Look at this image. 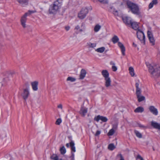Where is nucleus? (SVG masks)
Masks as SVG:
<instances>
[{
    "label": "nucleus",
    "mask_w": 160,
    "mask_h": 160,
    "mask_svg": "<svg viewBox=\"0 0 160 160\" xmlns=\"http://www.w3.org/2000/svg\"><path fill=\"white\" fill-rule=\"evenodd\" d=\"M132 28L135 30H138L139 29V26L138 23L136 22H132L130 24Z\"/></svg>",
    "instance_id": "f3484780"
},
{
    "label": "nucleus",
    "mask_w": 160,
    "mask_h": 160,
    "mask_svg": "<svg viewBox=\"0 0 160 160\" xmlns=\"http://www.w3.org/2000/svg\"><path fill=\"white\" fill-rule=\"evenodd\" d=\"M88 112V108L82 107L79 112L80 114L83 117H84Z\"/></svg>",
    "instance_id": "4468645a"
},
{
    "label": "nucleus",
    "mask_w": 160,
    "mask_h": 160,
    "mask_svg": "<svg viewBox=\"0 0 160 160\" xmlns=\"http://www.w3.org/2000/svg\"><path fill=\"white\" fill-rule=\"evenodd\" d=\"M124 22L127 25H130L132 22L130 18L128 17H124L122 18Z\"/></svg>",
    "instance_id": "dca6fc26"
},
{
    "label": "nucleus",
    "mask_w": 160,
    "mask_h": 160,
    "mask_svg": "<svg viewBox=\"0 0 160 160\" xmlns=\"http://www.w3.org/2000/svg\"><path fill=\"white\" fill-rule=\"evenodd\" d=\"M70 145L71 147V150L72 151L75 152L76 151L75 148L74 146V143L73 142H70Z\"/></svg>",
    "instance_id": "bb28decb"
},
{
    "label": "nucleus",
    "mask_w": 160,
    "mask_h": 160,
    "mask_svg": "<svg viewBox=\"0 0 160 160\" xmlns=\"http://www.w3.org/2000/svg\"><path fill=\"white\" fill-rule=\"evenodd\" d=\"M88 9L87 8H82L78 14V17L80 19H84L88 13Z\"/></svg>",
    "instance_id": "6e6552de"
},
{
    "label": "nucleus",
    "mask_w": 160,
    "mask_h": 160,
    "mask_svg": "<svg viewBox=\"0 0 160 160\" xmlns=\"http://www.w3.org/2000/svg\"><path fill=\"white\" fill-rule=\"evenodd\" d=\"M141 160H143V158H142Z\"/></svg>",
    "instance_id": "5fc2aeb1"
},
{
    "label": "nucleus",
    "mask_w": 160,
    "mask_h": 160,
    "mask_svg": "<svg viewBox=\"0 0 160 160\" xmlns=\"http://www.w3.org/2000/svg\"><path fill=\"white\" fill-rule=\"evenodd\" d=\"M62 4V2L60 0H57L50 6L48 12L50 14L55 15L59 11Z\"/></svg>",
    "instance_id": "f257e3e1"
},
{
    "label": "nucleus",
    "mask_w": 160,
    "mask_h": 160,
    "mask_svg": "<svg viewBox=\"0 0 160 160\" xmlns=\"http://www.w3.org/2000/svg\"><path fill=\"white\" fill-rule=\"evenodd\" d=\"M144 108L142 107H139L137 108L134 111L136 113H142L144 111Z\"/></svg>",
    "instance_id": "4be33fe9"
},
{
    "label": "nucleus",
    "mask_w": 160,
    "mask_h": 160,
    "mask_svg": "<svg viewBox=\"0 0 160 160\" xmlns=\"http://www.w3.org/2000/svg\"><path fill=\"white\" fill-rule=\"evenodd\" d=\"M114 14L115 16H118V11L117 10H115V12H114Z\"/></svg>",
    "instance_id": "c03bdc74"
},
{
    "label": "nucleus",
    "mask_w": 160,
    "mask_h": 160,
    "mask_svg": "<svg viewBox=\"0 0 160 160\" xmlns=\"http://www.w3.org/2000/svg\"><path fill=\"white\" fill-rule=\"evenodd\" d=\"M135 47H136V45H135Z\"/></svg>",
    "instance_id": "6e6d98bb"
},
{
    "label": "nucleus",
    "mask_w": 160,
    "mask_h": 160,
    "mask_svg": "<svg viewBox=\"0 0 160 160\" xmlns=\"http://www.w3.org/2000/svg\"><path fill=\"white\" fill-rule=\"evenodd\" d=\"M70 28V27L69 26H67L65 27V29L67 31H68Z\"/></svg>",
    "instance_id": "49530a36"
},
{
    "label": "nucleus",
    "mask_w": 160,
    "mask_h": 160,
    "mask_svg": "<svg viewBox=\"0 0 160 160\" xmlns=\"http://www.w3.org/2000/svg\"><path fill=\"white\" fill-rule=\"evenodd\" d=\"M17 1L22 6L28 4V0H17Z\"/></svg>",
    "instance_id": "412c9836"
},
{
    "label": "nucleus",
    "mask_w": 160,
    "mask_h": 160,
    "mask_svg": "<svg viewBox=\"0 0 160 160\" xmlns=\"http://www.w3.org/2000/svg\"><path fill=\"white\" fill-rule=\"evenodd\" d=\"M139 127H140V128H144L145 127L143 126V125H141V124H139Z\"/></svg>",
    "instance_id": "8fccbe9b"
},
{
    "label": "nucleus",
    "mask_w": 160,
    "mask_h": 160,
    "mask_svg": "<svg viewBox=\"0 0 160 160\" xmlns=\"http://www.w3.org/2000/svg\"><path fill=\"white\" fill-rule=\"evenodd\" d=\"M149 72L153 77L160 76V67H153L151 65H147Z\"/></svg>",
    "instance_id": "7ed1b4c3"
},
{
    "label": "nucleus",
    "mask_w": 160,
    "mask_h": 160,
    "mask_svg": "<svg viewBox=\"0 0 160 160\" xmlns=\"http://www.w3.org/2000/svg\"><path fill=\"white\" fill-rule=\"evenodd\" d=\"M110 64L112 66H115V63L113 61H112L110 62Z\"/></svg>",
    "instance_id": "de8ad7c7"
},
{
    "label": "nucleus",
    "mask_w": 160,
    "mask_h": 160,
    "mask_svg": "<svg viewBox=\"0 0 160 160\" xmlns=\"http://www.w3.org/2000/svg\"><path fill=\"white\" fill-rule=\"evenodd\" d=\"M100 2L106 4L108 3V0H98Z\"/></svg>",
    "instance_id": "e433bc0d"
},
{
    "label": "nucleus",
    "mask_w": 160,
    "mask_h": 160,
    "mask_svg": "<svg viewBox=\"0 0 160 160\" xmlns=\"http://www.w3.org/2000/svg\"><path fill=\"white\" fill-rule=\"evenodd\" d=\"M85 29V28L83 29H80V27L79 25H76L75 26L74 30L77 33H78L79 32H82Z\"/></svg>",
    "instance_id": "aec40b11"
},
{
    "label": "nucleus",
    "mask_w": 160,
    "mask_h": 160,
    "mask_svg": "<svg viewBox=\"0 0 160 160\" xmlns=\"http://www.w3.org/2000/svg\"><path fill=\"white\" fill-rule=\"evenodd\" d=\"M149 109L151 113L155 115H157L158 114V111L157 108H156L153 106H151L149 108Z\"/></svg>",
    "instance_id": "2eb2a0df"
},
{
    "label": "nucleus",
    "mask_w": 160,
    "mask_h": 160,
    "mask_svg": "<svg viewBox=\"0 0 160 160\" xmlns=\"http://www.w3.org/2000/svg\"><path fill=\"white\" fill-rule=\"evenodd\" d=\"M51 158L53 160H58V157L56 154H53L51 157Z\"/></svg>",
    "instance_id": "2f4dec72"
},
{
    "label": "nucleus",
    "mask_w": 160,
    "mask_h": 160,
    "mask_svg": "<svg viewBox=\"0 0 160 160\" xmlns=\"http://www.w3.org/2000/svg\"><path fill=\"white\" fill-rule=\"evenodd\" d=\"M147 34L150 42L152 43V45H154V44L155 40L152 32L150 31H148Z\"/></svg>",
    "instance_id": "9d476101"
},
{
    "label": "nucleus",
    "mask_w": 160,
    "mask_h": 160,
    "mask_svg": "<svg viewBox=\"0 0 160 160\" xmlns=\"http://www.w3.org/2000/svg\"><path fill=\"white\" fill-rule=\"evenodd\" d=\"M86 74V71L84 69H82L81 71L80 74L79 76V79H83L85 77Z\"/></svg>",
    "instance_id": "6ab92c4d"
},
{
    "label": "nucleus",
    "mask_w": 160,
    "mask_h": 160,
    "mask_svg": "<svg viewBox=\"0 0 160 160\" xmlns=\"http://www.w3.org/2000/svg\"><path fill=\"white\" fill-rule=\"evenodd\" d=\"M115 146L113 143H111L109 144L108 147V149L112 151L115 148Z\"/></svg>",
    "instance_id": "cd10ccee"
},
{
    "label": "nucleus",
    "mask_w": 160,
    "mask_h": 160,
    "mask_svg": "<svg viewBox=\"0 0 160 160\" xmlns=\"http://www.w3.org/2000/svg\"><path fill=\"white\" fill-rule=\"evenodd\" d=\"M153 5L151 2L149 5L148 8L149 9H151L153 7Z\"/></svg>",
    "instance_id": "a19ab883"
},
{
    "label": "nucleus",
    "mask_w": 160,
    "mask_h": 160,
    "mask_svg": "<svg viewBox=\"0 0 160 160\" xmlns=\"http://www.w3.org/2000/svg\"><path fill=\"white\" fill-rule=\"evenodd\" d=\"M134 132L137 137L139 138H142V134L139 131L136 130H135L134 131Z\"/></svg>",
    "instance_id": "a878e982"
},
{
    "label": "nucleus",
    "mask_w": 160,
    "mask_h": 160,
    "mask_svg": "<svg viewBox=\"0 0 160 160\" xmlns=\"http://www.w3.org/2000/svg\"><path fill=\"white\" fill-rule=\"evenodd\" d=\"M94 120L97 122H98L99 120H101L103 122H106L108 120V118L105 117L101 116L99 115L94 118Z\"/></svg>",
    "instance_id": "9b49d317"
},
{
    "label": "nucleus",
    "mask_w": 160,
    "mask_h": 160,
    "mask_svg": "<svg viewBox=\"0 0 160 160\" xmlns=\"http://www.w3.org/2000/svg\"><path fill=\"white\" fill-rule=\"evenodd\" d=\"M101 133V131H97L96 132V133L95 134L96 136H97L99 135Z\"/></svg>",
    "instance_id": "37998d69"
},
{
    "label": "nucleus",
    "mask_w": 160,
    "mask_h": 160,
    "mask_svg": "<svg viewBox=\"0 0 160 160\" xmlns=\"http://www.w3.org/2000/svg\"><path fill=\"white\" fill-rule=\"evenodd\" d=\"M84 25V24L83 23H82V27L83 26V25Z\"/></svg>",
    "instance_id": "864d4df0"
},
{
    "label": "nucleus",
    "mask_w": 160,
    "mask_h": 160,
    "mask_svg": "<svg viewBox=\"0 0 160 160\" xmlns=\"http://www.w3.org/2000/svg\"><path fill=\"white\" fill-rule=\"evenodd\" d=\"M116 9H115L113 7H112L111 8V9L110 10V12H111L112 13L114 14V12H115Z\"/></svg>",
    "instance_id": "4c0bfd02"
},
{
    "label": "nucleus",
    "mask_w": 160,
    "mask_h": 160,
    "mask_svg": "<svg viewBox=\"0 0 160 160\" xmlns=\"http://www.w3.org/2000/svg\"><path fill=\"white\" fill-rule=\"evenodd\" d=\"M151 126L155 129L160 130V124L158 123L152 121L151 122Z\"/></svg>",
    "instance_id": "a211bd4d"
},
{
    "label": "nucleus",
    "mask_w": 160,
    "mask_h": 160,
    "mask_svg": "<svg viewBox=\"0 0 160 160\" xmlns=\"http://www.w3.org/2000/svg\"><path fill=\"white\" fill-rule=\"evenodd\" d=\"M88 44L90 48H94L96 46V44L95 43H91V42H89L88 43Z\"/></svg>",
    "instance_id": "473e14b6"
},
{
    "label": "nucleus",
    "mask_w": 160,
    "mask_h": 160,
    "mask_svg": "<svg viewBox=\"0 0 160 160\" xmlns=\"http://www.w3.org/2000/svg\"><path fill=\"white\" fill-rule=\"evenodd\" d=\"M105 49V48L104 47H102L97 48L95 50V51L98 52L102 53L104 52Z\"/></svg>",
    "instance_id": "5701e85b"
},
{
    "label": "nucleus",
    "mask_w": 160,
    "mask_h": 160,
    "mask_svg": "<svg viewBox=\"0 0 160 160\" xmlns=\"http://www.w3.org/2000/svg\"><path fill=\"white\" fill-rule=\"evenodd\" d=\"M60 151L62 154H64L66 152V149L64 146L60 148Z\"/></svg>",
    "instance_id": "c756f323"
},
{
    "label": "nucleus",
    "mask_w": 160,
    "mask_h": 160,
    "mask_svg": "<svg viewBox=\"0 0 160 160\" xmlns=\"http://www.w3.org/2000/svg\"><path fill=\"white\" fill-rule=\"evenodd\" d=\"M137 158L140 159L141 160L142 158H143L139 155H138Z\"/></svg>",
    "instance_id": "09e8293b"
},
{
    "label": "nucleus",
    "mask_w": 160,
    "mask_h": 160,
    "mask_svg": "<svg viewBox=\"0 0 160 160\" xmlns=\"http://www.w3.org/2000/svg\"><path fill=\"white\" fill-rule=\"evenodd\" d=\"M67 81H70L71 82H73L76 81V79L72 77H69L67 78Z\"/></svg>",
    "instance_id": "72a5a7b5"
},
{
    "label": "nucleus",
    "mask_w": 160,
    "mask_h": 160,
    "mask_svg": "<svg viewBox=\"0 0 160 160\" xmlns=\"http://www.w3.org/2000/svg\"><path fill=\"white\" fill-rule=\"evenodd\" d=\"M30 92L29 88L24 89L21 94V96L25 100H26L28 98Z\"/></svg>",
    "instance_id": "1a4fd4ad"
},
{
    "label": "nucleus",
    "mask_w": 160,
    "mask_h": 160,
    "mask_svg": "<svg viewBox=\"0 0 160 160\" xmlns=\"http://www.w3.org/2000/svg\"><path fill=\"white\" fill-rule=\"evenodd\" d=\"M61 119L60 118H58L57 119L56 122V124L58 125H59L61 123Z\"/></svg>",
    "instance_id": "c9c22d12"
},
{
    "label": "nucleus",
    "mask_w": 160,
    "mask_h": 160,
    "mask_svg": "<svg viewBox=\"0 0 160 160\" xmlns=\"http://www.w3.org/2000/svg\"><path fill=\"white\" fill-rule=\"evenodd\" d=\"M60 0L61 1V0Z\"/></svg>",
    "instance_id": "4d7b16f0"
},
{
    "label": "nucleus",
    "mask_w": 160,
    "mask_h": 160,
    "mask_svg": "<svg viewBox=\"0 0 160 160\" xmlns=\"http://www.w3.org/2000/svg\"><path fill=\"white\" fill-rule=\"evenodd\" d=\"M129 71L131 76L132 77L134 76L135 75V73L133 68L132 67H130L129 68Z\"/></svg>",
    "instance_id": "b1692460"
},
{
    "label": "nucleus",
    "mask_w": 160,
    "mask_h": 160,
    "mask_svg": "<svg viewBox=\"0 0 160 160\" xmlns=\"http://www.w3.org/2000/svg\"><path fill=\"white\" fill-rule=\"evenodd\" d=\"M151 2L153 5H156L158 3L157 0H153Z\"/></svg>",
    "instance_id": "58836bf2"
},
{
    "label": "nucleus",
    "mask_w": 160,
    "mask_h": 160,
    "mask_svg": "<svg viewBox=\"0 0 160 160\" xmlns=\"http://www.w3.org/2000/svg\"><path fill=\"white\" fill-rule=\"evenodd\" d=\"M127 5L128 8L134 14L139 15L140 14L138 6L136 4L131 1H128Z\"/></svg>",
    "instance_id": "f03ea898"
},
{
    "label": "nucleus",
    "mask_w": 160,
    "mask_h": 160,
    "mask_svg": "<svg viewBox=\"0 0 160 160\" xmlns=\"http://www.w3.org/2000/svg\"><path fill=\"white\" fill-rule=\"evenodd\" d=\"M36 12L35 11L29 10L28 12H26L25 14L22 17L20 22L23 28H25L26 27V23L27 20V17L29 16L32 13Z\"/></svg>",
    "instance_id": "423d86ee"
},
{
    "label": "nucleus",
    "mask_w": 160,
    "mask_h": 160,
    "mask_svg": "<svg viewBox=\"0 0 160 160\" xmlns=\"http://www.w3.org/2000/svg\"><path fill=\"white\" fill-rule=\"evenodd\" d=\"M57 107H58V108H60L61 109H62V106L61 104H59L58 106Z\"/></svg>",
    "instance_id": "79ce46f5"
},
{
    "label": "nucleus",
    "mask_w": 160,
    "mask_h": 160,
    "mask_svg": "<svg viewBox=\"0 0 160 160\" xmlns=\"http://www.w3.org/2000/svg\"><path fill=\"white\" fill-rule=\"evenodd\" d=\"M112 69L113 71L115 72L117 70V68L115 66H112Z\"/></svg>",
    "instance_id": "ea45409f"
},
{
    "label": "nucleus",
    "mask_w": 160,
    "mask_h": 160,
    "mask_svg": "<svg viewBox=\"0 0 160 160\" xmlns=\"http://www.w3.org/2000/svg\"><path fill=\"white\" fill-rule=\"evenodd\" d=\"M31 84L32 90L34 91H37L38 89V82L37 81H35L32 82Z\"/></svg>",
    "instance_id": "f8f14e48"
},
{
    "label": "nucleus",
    "mask_w": 160,
    "mask_h": 160,
    "mask_svg": "<svg viewBox=\"0 0 160 160\" xmlns=\"http://www.w3.org/2000/svg\"><path fill=\"white\" fill-rule=\"evenodd\" d=\"M137 35L138 38L140 41H142V42L145 44V37L143 32L140 29H138L137 32Z\"/></svg>",
    "instance_id": "0eeeda50"
},
{
    "label": "nucleus",
    "mask_w": 160,
    "mask_h": 160,
    "mask_svg": "<svg viewBox=\"0 0 160 160\" xmlns=\"http://www.w3.org/2000/svg\"><path fill=\"white\" fill-rule=\"evenodd\" d=\"M72 156L73 158H74V153H72Z\"/></svg>",
    "instance_id": "603ef678"
},
{
    "label": "nucleus",
    "mask_w": 160,
    "mask_h": 160,
    "mask_svg": "<svg viewBox=\"0 0 160 160\" xmlns=\"http://www.w3.org/2000/svg\"><path fill=\"white\" fill-rule=\"evenodd\" d=\"M139 83L138 82H136L135 84V86L136 88V93L141 92V89L139 87Z\"/></svg>",
    "instance_id": "c85d7f7f"
},
{
    "label": "nucleus",
    "mask_w": 160,
    "mask_h": 160,
    "mask_svg": "<svg viewBox=\"0 0 160 160\" xmlns=\"http://www.w3.org/2000/svg\"><path fill=\"white\" fill-rule=\"evenodd\" d=\"M66 146L67 147H69V143H67L66 144Z\"/></svg>",
    "instance_id": "3c124183"
},
{
    "label": "nucleus",
    "mask_w": 160,
    "mask_h": 160,
    "mask_svg": "<svg viewBox=\"0 0 160 160\" xmlns=\"http://www.w3.org/2000/svg\"><path fill=\"white\" fill-rule=\"evenodd\" d=\"M115 131L113 129H111L109 131L108 133V136H112V135L115 132Z\"/></svg>",
    "instance_id": "7c9ffc66"
},
{
    "label": "nucleus",
    "mask_w": 160,
    "mask_h": 160,
    "mask_svg": "<svg viewBox=\"0 0 160 160\" xmlns=\"http://www.w3.org/2000/svg\"><path fill=\"white\" fill-rule=\"evenodd\" d=\"M119 40V38L116 35H114L112 39V41L113 43L115 44L118 42V45L121 49L122 54L124 56L125 51V47L121 42H118Z\"/></svg>",
    "instance_id": "39448f33"
},
{
    "label": "nucleus",
    "mask_w": 160,
    "mask_h": 160,
    "mask_svg": "<svg viewBox=\"0 0 160 160\" xmlns=\"http://www.w3.org/2000/svg\"><path fill=\"white\" fill-rule=\"evenodd\" d=\"M118 123L116 122L112 125V129H113L115 130H116L118 128Z\"/></svg>",
    "instance_id": "f704fd0d"
},
{
    "label": "nucleus",
    "mask_w": 160,
    "mask_h": 160,
    "mask_svg": "<svg viewBox=\"0 0 160 160\" xmlns=\"http://www.w3.org/2000/svg\"><path fill=\"white\" fill-rule=\"evenodd\" d=\"M101 28V26L99 24H97L95 26L94 28V31L95 32H98Z\"/></svg>",
    "instance_id": "393cba45"
},
{
    "label": "nucleus",
    "mask_w": 160,
    "mask_h": 160,
    "mask_svg": "<svg viewBox=\"0 0 160 160\" xmlns=\"http://www.w3.org/2000/svg\"><path fill=\"white\" fill-rule=\"evenodd\" d=\"M138 101L139 102H141L145 100V98L144 96L141 95V92L136 93Z\"/></svg>",
    "instance_id": "ddd939ff"
},
{
    "label": "nucleus",
    "mask_w": 160,
    "mask_h": 160,
    "mask_svg": "<svg viewBox=\"0 0 160 160\" xmlns=\"http://www.w3.org/2000/svg\"><path fill=\"white\" fill-rule=\"evenodd\" d=\"M119 155L120 157V160H124L123 156H122V155L121 154H119V155Z\"/></svg>",
    "instance_id": "a18cd8bd"
},
{
    "label": "nucleus",
    "mask_w": 160,
    "mask_h": 160,
    "mask_svg": "<svg viewBox=\"0 0 160 160\" xmlns=\"http://www.w3.org/2000/svg\"><path fill=\"white\" fill-rule=\"evenodd\" d=\"M105 80V86L108 88L111 86V80L109 77V73L106 70H103L101 72Z\"/></svg>",
    "instance_id": "20e7f679"
}]
</instances>
